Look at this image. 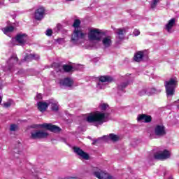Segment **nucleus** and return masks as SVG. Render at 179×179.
<instances>
[{"mask_svg": "<svg viewBox=\"0 0 179 179\" xmlns=\"http://www.w3.org/2000/svg\"><path fill=\"white\" fill-rule=\"evenodd\" d=\"M73 27H74V31L71 36V41L73 44H76L80 38H85L86 34L82 32V29L80 28V20H75L73 24Z\"/></svg>", "mask_w": 179, "mask_h": 179, "instance_id": "obj_1", "label": "nucleus"}, {"mask_svg": "<svg viewBox=\"0 0 179 179\" xmlns=\"http://www.w3.org/2000/svg\"><path fill=\"white\" fill-rule=\"evenodd\" d=\"M106 114L96 112L93 114H90L87 117L86 121L90 123L94 122L95 127H99V125H101L103 122H106Z\"/></svg>", "mask_w": 179, "mask_h": 179, "instance_id": "obj_2", "label": "nucleus"}, {"mask_svg": "<svg viewBox=\"0 0 179 179\" xmlns=\"http://www.w3.org/2000/svg\"><path fill=\"white\" fill-rule=\"evenodd\" d=\"M164 86L167 97H173L176 93V89L178 86L177 78H171L168 81H165Z\"/></svg>", "mask_w": 179, "mask_h": 179, "instance_id": "obj_3", "label": "nucleus"}, {"mask_svg": "<svg viewBox=\"0 0 179 179\" xmlns=\"http://www.w3.org/2000/svg\"><path fill=\"white\" fill-rule=\"evenodd\" d=\"M103 33L99 29H92L88 33V38L91 41H101Z\"/></svg>", "mask_w": 179, "mask_h": 179, "instance_id": "obj_4", "label": "nucleus"}, {"mask_svg": "<svg viewBox=\"0 0 179 179\" xmlns=\"http://www.w3.org/2000/svg\"><path fill=\"white\" fill-rule=\"evenodd\" d=\"M17 61H19V58H17V55L16 54L11 55L10 59L7 61V65L4 68L3 71L5 72L8 71H13L15 65L17 64Z\"/></svg>", "mask_w": 179, "mask_h": 179, "instance_id": "obj_5", "label": "nucleus"}, {"mask_svg": "<svg viewBox=\"0 0 179 179\" xmlns=\"http://www.w3.org/2000/svg\"><path fill=\"white\" fill-rule=\"evenodd\" d=\"M93 175L99 179H115L106 171H103L101 169L96 168L93 172Z\"/></svg>", "mask_w": 179, "mask_h": 179, "instance_id": "obj_6", "label": "nucleus"}, {"mask_svg": "<svg viewBox=\"0 0 179 179\" xmlns=\"http://www.w3.org/2000/svg\"><path fill=\"white\" fill-rule=\"evenodd\" d=\"M48 136V133L44 130H36L31 132V139H43Z\"/></svg>", "mask_w": 179, "mask_h": 179, "instance_id": "obj_7", "label": "nucleus"}, {"mask_svg": "<svg viewBox=\"0 0 179 179\" xmlns=\"http://www.w3.org/2000/svg\"><path fill=\"white\" fill-rule=\"evenodd\" d=\"M99 82L97 84L98 89H105L106 84L108 82L113 81V78L108 76H103L99 77Z\"/></svg>", "mask_w": 179, "mask_h": 179, "instance_id": "obj_8", "label": "nucleus"}, {"mask_svg": "<svg viewBox=\"0 0 179 179\" xmlns=\"http://www.w3.org/2000/svg\"><path fill=\"white\" fill-rule=\"evenodd\" d=\"M170 156V151L165 150L163 152H156L154 155V159L156 160H166V159H169Z\"/></svg>", "mask_w": 179, "mask_h": 179, "instance_id": "obj_9", "label": "nucleus"}, {"mask_svg": "<svg viewBox=\"0 0 179 179\" xmlns=\"http://www.w3.org/2000/svg\"><path fill=\"white\" fill-rule=\"evenodd\" d=\"M155 134L159 138L166 135V128L163 125L158 124L155 128Z\"/></svg>", "mask_w": 179, "mask_h": 179, "instance_id": "obj_10", "label": "nucleus"}, {"mask_svg": "<svg viewBox=\"0 0 179 179\" xmlns=\"http://www.w3.org/2000/svg\"><path fill=\"white\" fill-rule=\"evenodd\" d=\"M40 127H41L42 128H46V129L51 131V132H60L61 131V128H59L58 126H55V125L51 124L44 123L43 124H41Z\"/></svg>", "mask_w": 179, "mask_h": 179, "instance_id": "obj_11", "label": "nucleus"}, {"mask_svg": "<svg viewBox=\"0 0 179 179\" xmlns=\"http://www.w3.org/2000/svg\"><path fill=\"white\" fill-rule=\"evenodd\" d=\"M73 152H76V155L80 156V157H81L82 159H84L85 160H89L90 159L89 155L85 152L84 151H83L82 149H80L78 147H74L73 148Z\"/></svg>", "mask_w": 179, "mask_h": 179, "instance_id": "obj_12", "label": "nucleus"}, {"mask_svg": "<svg viewBox=\"0 0 179 179\" xmlns=\"http://www.w3.org/2000/svg\"><path fill=\"white\" fill-rule=\"evenodd\" d=\"M15 41L20 45H24L27 41V35L26 34H19L15 36Z\"/></svg>", "mask_w": 179, "mask_h": 179, "instance_id": "obj_13", "label": "nucleus"}, {"mask_svg": "<svg viewBox=\"0 0 179 179\" xmlns=\"http://www.w3.org/2000/svg\"><path fill=\"white\" fill-rule=\"evenodd\" d=\"M45 10L43 7H40L35 10L34 17L36 20H41L44 17Z\"/></svg>", "mask_w": 179, "mask_h": 179, "instance_id": "obj_14", "label": "nucleus"}, {"mask_svg": "<svg viewBox=\"0 0 179 179\" xmlns=\"http://www.w3.org/2000/svg\"><path fill=\"white\" fill-rule=\"evenodd\" d=\"M113 44V38L111 36H105L102 38V45L104 48H110Z\"/></svg>", "mask_w": 179, "mask_h": 179, "instance_id": "obj_15", "label": "nucleus"}, {"mask_svg": "<svg viewBox=\"0 0 179 179\" xmlns=\"http://www.w3.org/2000/svg\"><path fill=\"white\" fill-rule=\"evenodd\" d=\"M60 86H66V87H71L73 85V80L69 78H66L62 80H60L59 82Z\"/></svg>", "mask_w": 179, "mask_h": 179, "instance_id": "obj_16", "label": "nucleus"}, {"mask_svg": "<svg viewBox=\"0 0 179 179\" xmlns=\"http://www.w3.org/2000/svg\"><path fill=\"white\" fill-rule=\"evenodd\" d=\"M115 33L117 34V38H119V40H124V34H125V33L127 31H128V29L127 28H123V29H115Z\"/></svg>", "mask_w": 179, "mask_h": 179, "instance_id": "obj_17", "label": "nucleus"}, {"mask_svg": "<svg viewBox=\"0 0 179 179\" xmlns=\"http://www.w3.org/2000/svg\"><path fill=\"white\" fill-rule=\"evenodd\" d=\"M174 24H176V19L172 18L165 25V30H166V31H168V33H171V29L174 27Z\"/></svg>", "mask_w": 179, "mask_h": 179, "instance_id": "obj_18", "label": "nucleus"}, {"mask_svg": "<svg viewBox=\"0 0 179 179\" xmlns=\"http://www.w3.org/2000/svg\"><path fill=\"white\" fill-rule=\"evenodd\" d=\"M38 106V110H39V111H41V113H44V111H45V110H47V108H48V106H49V101L48 102H38L37 103Z\"/></svg>", "mask_w": 179, "mask_h": 179, "instance_id": "obj_19", "label": "nucleus"}, {"mask_svg": "<svg viewBox=\"0 0 179 179\" xmlns=\"http://www.w3.org/2000/svg\"><path fill=\"white\" fill-rule=\"evenodd\" d=\"M103 139L108 141L110 139L112 142H118L120 141V136L114 134H110L109 136H103Z\"/></svg>", "mask_w": 179, "mask_h": 179, "instance_id": "obj_20", "label": "nucleus"}, {"mask_svg": "<svg viewBox=\"0 0 179 179\" xmlns=\"http://www.w3.org/2000/svg\"><path fill=\"white\" fill-rule=\"evenodd\" d=\"M138 121H143V122H150L152 121V116L146 115L145 114L140 115L137 117Z\"/></svg>", "mask_w": 179, "mask_h": 179, "instance_id": "obj_21", "label": "nucleus"}, {"mask_svg": "<svg viewBox=\"0 0 179 179\" xmlns=\"http://www.w3.org/2000/svg\"><path fill=\"white\" fill-rule=\"evenodd\" d=\"M40 58V56H38V55H36V54H29L28 55H27L24 59L22 60V62L24 61H27V62H30V61L33 60V59H38Z\"/></svg>", "mask_w": 179, "mask_h": 179, "instance_id": "obj_22", "label": "nucleus"}, {"mask_svg": "<svg viewBox=\"0 0 179 179\" xmlns=\"http://www.w3.org/2000/svg\"><path fill=\"white\" fill-rule=\"evenodd\" d=\"M49 106H51L52 111H58L59 106L57 101H54L53 99L49 100Z\"/></svg>", "mask_w": 179, "mask_h": 179, "instance_id": "obj_23", "label": "nucleus"}, {"mask_svg": "<svg viewBox=\"0 0 179 179\" xmlns=\"http://www.w3.org/2000/svg\"><path fill=\"white\" fill-rule=\"evenodd\" d=\"M134 61H136V62H141V61H142V59H143V52H142V51L137 52L134 55Z\"/></svg>", "mask_w": 179, "mask_h": 179, "instance_id": "obj_24", "label": "nucleus"}, {"mask_svg": "<svg viewBox=\"0 0 179 179\" xmlns=\"http://www.w3.org/2000/svg\"><path fill=\"white\" fill-rule=\"evenodd\" d=\"M13 30H15V27H13L12 26L6 27L5 28L2 29V31H3V33H4V34H8V33H12V31H13Z\"/></svg>", "mask_w": 179, "mask_h": 179, "instance_id": "obj_25", "label": "nucleus"}, {"mask_svg": "<svg viewBox=\"0 0 179 179\" xmlns=\"http://www.w3.org/2000/svg\"><path fill=\"white\" fill-rule=\"evenodd\" d=\"M160 2V0H152L150 1V8L151 9H155L156 6H157V3Z\"/></svg>", "mask_w": 179, "mask_h": 179, "instance_id": "obj_26", "label": "nucleus"}, {"mask_svg": "<svg viewBox=\"0 0 179 179\" xmlns=\"http://www.w3.org/2000/svg\"><path fill=\"white\" fill-rule=\"evenodd\" d=\"M62 69L64 71V72H71V71L73 69V67L70 65H63Z\"/></svg>", "mask_w": 179, "mask_h": 179, "instance_id": "obj_27", "label": "nucleus"}, {"mask_svg": "<svg viewBox=\"0 0 179 179\" xmlns=\"http://www.w3.org/2000/svg\"><path fill=\"white\" fill-rule=\"evenodd\" d=\"M156 93V89L155 88H148L147 89V96H152Z\"/></svg>", "mask_w": 179, "mask_h": 179, "instance_id": "obj_28", "label": "nucleus"}, {"mask_svg": "<svg viewBox=\"0 0 179 179\" xmlns=\"http://www.w3.org/2000/svg\"><path fill=\"white\" fill-rule=\"evenodd\" d=\"M13 103V101L8 100L7 102H5L3 103V106L5 108H8V107H10V106H12Z\"/></svg>", "mask_w": 179, "mask_h": 179, "instance_id": "obj_29", "label": "nucleus"}, {"mask_svg": "<svg viewBox=\"0 0 179 179\" xmlns=\"http://www.w3.org/2000/svg\"><path fill=\"white\" fill-rule=\"evenodd\" d=\"M127 86H128V83H122L118 85V89L120 90H124V89H125V87H127Z\"/></svg>", "mask_w": 179, "mask_h": 179, "instance_id": "obj_30", "label": "nucleus"}, {"mask_svg": "<svg viewBox=\"0 0 179 179\" xmlns=\"http://www.w3.org/2000/svg\"><path fill=\"white\" fill-rule=\"evenodd\" d=\"M100 108L102 111H106V110H107V108H108V104L107 103H101L100 105Z\"/></svg>", "mask_w": 179, "mask_h": 179, "instance_id": "obj_31", "label": "nucleus"}, {"mask_svg": "<svg viewBox=\"0 0 179 179\" xmlns=\"http://www.w3.org/2000/svg\"><path fill=\"white\" fill-rule=\"evenodd\" d=\"M17 125L16 124H11L10 126V131H11L12 132L17 131Z\"/></svg>", "mask_w": 179, "mask_h": 179, "instance_id": "obj_32", "label": "nucleus"}, {"mask_svg": "<svg viewBox=\"0 0 179 179\" xmlns=\"http://www.w3.org/2000/svg\"><path fill=\"white\" fill-rule=\"evenodd\" d=\"M140 96H145V94H148V90H142L139 92Z\"/></svg>", "mask_w": 179, "mask_h": 179, "instance_id": "obj_33", "label": "nucleus"}, {"mask_svg": "<svg viewBox=\"0 0 179 179\" xmlns=\"http://www.w3.org/2000/svg\"><path fill=\"white\" fill-rule=\"evenodd\" d=\"M133 34L136 36H139L141 34V31H139L138 29H134Z\"/></svg>", "mask_w": 179, "mask_h": 179, "instance_id": "obj_34", "label": "nucleus"}, {"mask_svg": "<svg viewBox=\"0 0 179 179\" xmlns=\"http://www.w3.org/2000/svg\"><path fill=\"white\" fill-rule=\"evenodd\" d=\"M45 34H46V36H52V30H51V29H48V30L46 31Z\"/></svg>", "mask_w": 179, "mask_h": 179, "instance_id": "obj_35", "label": "nucleus"}, {"mask_svg": "<svg viewBox=\"0 0 179 179\" xmlns=\"http://www.w3.org/2000/svg\"><path fill=\"white\" fill-rule=\"evenodd\" d=\"M36 98L38 99V100H41V99H43V95L41 94H38L36 95Z\"/></svg>", "mask_w": 179, "mask_h": 179, "instance_id": "obj_36", "label": "nucleus"}, {"mask_svg": "<svg viewBox=\"0 0 179 179\" xmlns=\"http://www.w3.org/2000/svg\"><path fill=\"white\" fill-rule=\"evenodd\" d=\"M11 3H15L16 2H19V0H8Z\"/></svg>", "mask_w": 179, "mask_h": 179, "instance_id": "obj_37", "label": "nucleus"}, {"mask_svg": "<svg viewBox=\"0 0 179 179\" xmlns=\"http://www.w3.org/2000/svg\"><path fill=\"white\" fill-rule=\"evenodd\" d=\"M5 0H0V5H3Z\"/></svg>", "mask_w": 179, "mask_h": 179, "instance_id": "obj_38", "label": "nucleus"}, {"mask_svg": "<svg viewBox=\"0 0 179 179\" xmlns=\"http://www.w3.org/2000/svg\"><path fill=\"white\" fill-rule=\"evenodd\" d=\"M3 96L0 94V104L1 103H2V99H3Z\"/></svg>", "mask_w": 179, "mask_h": 179, "instance_id": "obj_39", "label": "nucleus"}, {"mask_svg": "<svg viewBox=\"0 0 179 179\" xmlns=\"http://www.w3.org/2000/svg\"><path fill=\"white\" fill-rule=\"evenodd\" d=\"M97 143V140H94L92 142V145H96Z\"/></svg>", "mask_w": 179, "mask_h": 179, "instance_id": "obj_40", "label": "nucleus"}, {"mask_svg": "<svg viewBox=\"0 0 179 179\" xmlns=\"http://www.w3.org/2000/svg\"><path fill=\"white\" fill-rule=\"evenodd\" d=\"M175 103H179V100H178V101H175Z\"/></svg>", "mask_w": 179, "mask_h": 179, "instance_id": "obj_41", "label": "nucleus"}, {"mask_svg": "<svg viewBox=\"0 0 179 179\" xmlns=\"http://www.w3.org/2000/svg\"><path fill=\"white\" fill-rule=\"evenodd\" d=\"M14 152H17L16 150H14Z\"/></svg>", "mask_w": 179, "mask_h": 179, "instance_id": "obj_42", "label": "nucleus"}, {"mask_svg": "<svg viewBox=\"0 0 179 179\" xmlns=\"http://www.w3.org/2000/svg\"><path fill=\"white\" fill-rule=\"evenodd\" d=\"M57 71V72H59V71H58V70H56Z\"/></svg>", "mask_w": 179, "mask_h": 179, "instance_id": "obj_43", "label": "nucleus"}, {"mask_svg": "<svg viewBox=\"0 0 179 179\" xmlns=\"http://www.w3.org/2000/svg\"><path fill=\"white\" fill-rule=\"evenodd\" d=\"M67 1H73V0H67Z\"/></svg>", "mask_w": 179, "mask_h": 179, "instance_id": "obj_44", "label": "nucleus"}]
</instances>
